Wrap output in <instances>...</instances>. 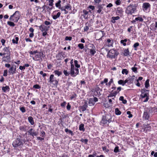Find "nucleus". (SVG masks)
<instances>
[{"mask_svg": "<svg viewBox=\"0 0 157 157\" xmlns=\"http://www.w3.org/2000/svg\"><path fill=\"white\" fill-rule=\"evenodd\" d=\"M28 120L30 124L33 125L34 124V121L33 117L31 116L29 117H28Z\"/></svg>", "mask_w": 157, "mask_h": 157, "instance_id": "72a5a7b5", "label": "nucleus"}, {"mask_svg": "<svg viewBox=\"0 0 157 157\" xmlns=\"http://www.w3.org/2000/svg\"><path fill=\"white\" fill-rule=\"evenodd\" d=\"M102 0H94V2H93L94 3V4H98L101 3Z\"/></svg>", "mask_w": 157, "mask_h": 157, "instance_id": "603ef678", "label": "nucleus"}, {"mask_svg": "<svg viewBox=\"0 0 157 157\" xmlns=\"http://www.w3.org/2000/svg\"><path fill=\"white\" fill-rule=\"evenodd\" d=\"M48 1V5L50 6H53V5L54 0H49Z\"/></svg>", "mask_w": 157, "mask_h": 157, "instance_id": "13d9d810", "label": "nucleus"}, {"mask_svg": "<svg viewBox=\"0 0 157 157\" xmlns=\"http://www.w3.org/2000/svg\"><path fill=\"white\" fill-rule=\"evenodd\" d=\"M150 29L151 30H155L157 29V21H155V22L154 27L153 25V27L152 28H151Z\"/></svg>", "mask_w": 157, "mask_h": 157, "instance_id": "79ce46f5", "label": "nucleus"}, {"mask_svg": "<svg viewBox=\"0 0 157 157\" xmlns=\"http://www.w3.org/2000/svg\"><path fill=\"white\" fill-rule=\"evenodd\" d=\"M19 38L17 35H15L14 36V38L12 40V42L14 44H17L19 40Z\"/></svg>", "mask_w": 157, "mask_h": 157, "instance_id": "bb28decb", "label": "nucleus"}, {"mask_svg": "<svg viewBox=\"0 0 157 157\" xmlns=\"http://www.w3.org/2000/svg\"><path fill=\"white\" fill-rule=\"evenodd\" d=\"M82 12L84 13V14L83 15L84 16V17L85 18L86 17V16L88 14V12L87 11L85 10H83Z\"/></svg>", "mask_w": 157, "mask_h": 157, "instance_id": "bf43d9fd", "label": "nucleus"}, {"mask_svg": "<svg viewBox=\"0 0 157 157\" xmlns=\"http://www.w3.org/2000/svg\"><path fill=\"white\" fill-rule=\"evenodd\" d=\"M48 106H49V108L48 110V111L51 113H52L53 112V109L52 108L51 105H48Z\"/></svg>", "mask_w": 157, "mask_h": 157, "instance_id": "680f3d73", "label": "nucleus"}, {"mask_svg": "<svg viewBox=\"0 0 157 157\" xmlns=\"http://www.w3.org/2000/svg\"><path fill=\"white\" fill-rule=\"evenodd\" d=\"M75 63V65L76 67L78 68H79L80 67V65L79 64H78V61L77 60H75L74 61Z\"/></svg>", "mask_w": 157, "mask_h": 157, "instance_id": "09e8293b", "label": "nucleus"}, {"mask_svg": "<svg viewBox=\"0 0 157 157\" xmlns=\"http://www.w3.org/2000/svg\"><path fill=\"white\" fill-rule=\"evenodd\" d=\"M55 75L60 76L62 74V72L59 71L58 70H55L54 71V72Z\"/></svg>", "mask_w": 157, "mask_h": 157, "instance_id": "c03bdc74", "label": "nucleus"}, {"mask_svg": "<svg viewBox=\"0 0 157 157\" xmlns=\"http://www.w3.org/2000/svg\"><path fill=\"white\" fill-rule=\"evenodd\" d=\"M84 124H81L79 125V129L80 131H84L85 129L84 128Z\"/></svg>", "mask_w": 157, "mask_h": 157, "instance_id": "e433bc0d", "label": "nucleus"}, {"mask_svg": "<svg viewBox=\"0 0 157 157\" xmlns=\"http://www.w3.org/2000/svg\"><path fill=\"white\" fill-rule=\"evenodd\" d=\"M20 110L23 113H24L25 112L26 110L24 107H22L20 108Z\"/></svg>", "mask_w": 157, "mask_h": 157, "instance_id": "69168bd1", "label": "nucleus"}, {"mask_svg": "<svg viewBox=\"0 0 157 157\" xmlns=\"http://www.w3.org/2000/svg\"><path fill=\"white\" fill-rule=\"evenodd\" d=\"M120 43L124 46H125L126 45H130L131 43V41L129 39H125L124 40H121Z\"/></svg>", "mask_w": 157, "mask_h": 157, "instance_id": "dca6fc26", "label": "nucleus"}, {"mask_svg": "<svg viewBox=\"0 0 157 157\" xmlns=\"http://www.w3.org/2000/svg\"><path fill=\"white\" fill-rule=\"evenodd\" d=\"M96 51L94 49H90V53L92 56H94L96 53Z\"/></svg>", "mask_w": 157, "mask_h": 157, "instance_id": "8fccbe9b", "label": "nucleus"}, {"mask_svg": "<svg viewBox=\"0 0 157 157\" xmlns=\"http://www.w3.org/2000/svg\"><path fill=\"white\" fill-rule=\"evenodd\" d=\"M89 103L90 106H93L94 105L95 102L92 99V98H90L89 99Z\"/></svg>", "mask_w": 157, "mask_h": 157, "instance_id": "ea45409f", "label": "nucleus"}, {"mask_svg": "<svg viewBox=\"0 0 157 157\" xmlns=\"http://www.w3.org/2000/svg\"><path fill=\"white\" fill-rule=\"evenodd\" d=\"M142 7L144 12H148L150 10L151 5L148 2H145L143 3Z\"/></svg>", "mask_w": 157, "mask_h": 157, "instance_id": "ddd939ff", "label": "nucleus"}, {"mask_svg": "<svg viewBox=\"0 0 157 157\" xmlns=\"http://www.w3.org/2000/svg\"><path fill=\"white\" fill-rule=\"evenodd\" d=\"M112 117L109 115L103 116L101 123L105 126H107L108 124L112 121Z\"/></svg>", "mask_w": 157, "mask_h": 157, "instance_id": "423d86ee", "label": "nucleus"}, {"mask_svg": "<svg viewBox=\"0 0 157 157\" xmlns=\"http://www.w3.org/2000/svg\"><path fill=\"white\" fill-rule=\"evenodd\" d=\"M122 73L123 74L127 75L128 73V71L126 69H123L122 70Z\"/></svg>", "mask_w": 157, "mask_h": 157, "instance_id": "49530a36", "label": "nucleus"}, {"mask_svg": "<svg viewBox=\"0 0 157 157\" xmlns=\"http://www.w3.org/2000/svg\"><path fill=\"white\" fill-rule=\"evenodd\" d=\"M67 103L66 101H64L60 104V106L62 108H65Z\"/></svg>", "mask_w": 157, "mask_h": 157, "instance_id": "e2e57ef3", "label": "nucleus"}, {"mask_svg": "<svg viewBox=\"0 0 157 157\" xmlns=\"http://www.w3.org/2000/svg\"><path fill=\"white\" fill-rule=\"evenodd\" d=\"M63 52H59L56 55V57L58 58V60H61V56L63 57V56H62Z\"/></svg>", "mask_w": 157, "mask_h": 157, "instance_id": "58836bf2", "label": "nucleus"}, {"mask_svg": "<svg viewBox=\"0 0 157 157\" xmlns=\"http://www.w3.org/2000/svg\"><path fill=\"white\" fill-rule=\"evenodd\" d=\"M21 16L20 12L19 11H16L14 13L10 16L9 19L10 21L17 23L18 21Z\"/></svg>", "mask_w": 157, "mask_h": 157, "instance_id": "20e7f679", "label": "nucleus"}, {"mask_svg": "<svg viewBox=\"0 0 157 157\" xmlns=\"http://www.w3.org/2000/svg\"><path fill=\"white\" fill-rule=\"evenodd\" d=\"M77 97V94L75 93H73L71 95L70 99L72 100L75 98H76Z\"/></svg>", "mask_w": 157, "mask_h": 157, "instance_id": "37998d69", "label": "nucleus"}, {"mask_svg": "<svg viewBox=\"0 0 157 157\" xmlns=\"http://www.w3.org/2000/svg\"><path fill=\"white\" fill-rule=\"evenodd\" d=\"M141 97L142 98H146L145 99L144 101V102H146L148 101L149 99V90H146L145 88L141 89Z\"/></svg>", "mask_w": 157, "mask_h": 157, "instance_id": "1a4fd4ad", "label": "nucleus"}, {"mask_svg": "<svg viewBox=\"0 0 157 157\" xmlns=\"http://www.w3.org/2000/svg\"><path fill=\"white\" fill-rule=\"evenodd\" d=\"M91 91L93 93L94 95L96 96L99 97L101 95L100 92L101 91V90L99 88L98 85L96 86Z\"/></svg>", "mask_w": 157, "mask_h": 157, "instance_id": "9d476101", "label": "nucleus"}, {"mask_svg": "<svg viewBox=\"0 0 157 157\" xmlns=\"http://www.w3.org/2000/svg\"><path fill=\"white\" fill-rule=\"evenodd\" d=\"M108 79H104V81L101 82V84H103L104 83H105L106 85L108 87H109L112 83L113 82V79H110V80L109 82L107 83Z\"/></svg>", "mask_w": 157, "mask_h": 157, "instance_id": "aec40b11", "label": "nucleus"}, {"mask_svg": "<svg viewBox=\"0 0 157 157\" xmlns=\"http://www.w3.org/2000/svg\"><path fill=\"white\" fill-rule=\"evenodd\" d=\"M88 107V103L86 101L84 102V105L82 106H81L79 107V110L80 111L83 112L85 111Z\"/></svg>", "mask_w": 157, "mask_h": 157, "instance_id": "6ab92c4d", "label": "nucleus"}, {"mask_svg": "<svg viewBox=\"0 0 157 157\" xmlns=\"http://www.w3.org/2000/svg\"><path fill=\"white\" fill-rule=\"evenodd\" d=\"M49 82L51 84H52L54 86H56L58 83V81L55 79H49Z\"/></svg>", "mask_w": 157, "mask_h": 157, "instance_id": "cd10ccee", "label": "nucleus"}, {"mask_svg": "<svg viewBox=\"0 0 157 157\" xmlns=\"http://www.w3.org/2000/svg\"><path fill=\"white\" fill-rule=\"evenodd\" d=\"M94 5L95 6L97 13H100L103 10V6L104 5L99 3L97 4H94Z\"/></svg>", "mask_w": 157, "mask_h": 157, "instance_id": "4468645a", "label": "nucleus"}, {"mask_svg": "<svg viewBox=\"0 0 157 157\" xmlns=\"http://www.w3.org/2000/svg\"><path fill=\"white\" fill-rule=\"evenodd\" d=\"M28 132L30 135L32 136L33 137L37 135L36 132H35L34 130L32 128H30L28 131Z\"/></svg>", "mask_w": 157, "mask_h": 157, "instance_id": "393cba45", "label": "nucleus"}, {"mask_svg": "<svg viewBox=\"0 0 157 157\" xmlns=\"http://www.w3.org/2000/svg\"><path fill=\"white\" fill-rule=\"evenodd\" d=\"M0 56H2V63H10L11 62V57L9 47H4L0 52Z\"/></svg>", "mask_w": 157, "mask_h": 157, "instance_id": "f257e3e1", "label": "nucleus"}, {"mask_svg": "<svg viewBox=\"0 0 157 157\" xmlns=\"http://www.w3.org/2000/svg\"><path fill=\"white\" fill-rule=\"evenodd\" d=\"M115 3L117 5H120L121 4V1L120 0H117L115 2Z\"/></svg>", "mask_w": 157, "mask_h": 157, "instance_id": "338daca9", "label": "nucleus"}, {"mask_svg": "<svg viewBox=\"0 0 157 157\" xmlns=\"http://www.w3.org/2000/svg\"><path fill=\"white\" fill-rule=\"evenodd\" d=\"M5 67L6 68H9L8 70V73L10 75H13L16 73V66L14 64H10L9 63H5Z\"/></svg>", "mask_w": 157, "mask_h": 157, "instance_id": "39448f33", "label": "nucleus"}, {"mask_svg": "<svg viewBox=\"0 0 157 157\" xmlns=\"http://www.w3.org/2000/svg\"><path fill=\"white\" fill-rule=\"evenodd\" d=\"M59 10H56L55 11H54L53 13L52 14V16L54 20H56L57 18H59L61 14V13L60 12H58L56 15L54 14V13L57 11H59Z\"/></svg>", "mask_w": 157, "mask_h": 157, "instance_id": "4be33fe9", "label": "nucleus"}, {"mask_svg": "<svg viewBox=\"0 0 157 157\" xmlns=\"http://www.w3.org/2000/svg\"><path fill=\"white\" fill-rule=\"evenodd\" d=\"M78 47L80 49H82L84 48V45L83 44L80 43L78 45Z\"/></svg>", "mask_w": 157, "mask_h": 157, "instance_id": "052dcab7", "label": "nucleus"}, {"mask_svg": "<svg viewBox=\"0 0 157 157\" xmlns=\"http://www.w3.org/2000/svg\"><path fill=\"white\" fill-rule=\"evenodd\" d=\"M150 111V109H147V110L144 112L143 116V118L144 120L146 121H151L149 120V118L150 117V115L149 113Z\"/></svg>", "mask_w": 157, "mask_h": 157, "instance_id": "f8f14e48", "label": "nucleus"}, {"mask_svg": "<svg viewBox=\"0 0 157 157\" xmlns=\"http://www.w3.org/2000/svg\"><path fill=\"white\" fill-rule=\"evenodd\" d=\"M113 40L112 38L107 39L105 40V44L104 46L110 47L113 46Z\"/></svg>", "mask_w": 157, "mask_h": 157, "instance_id": "2eb2a0df", "label": "nucleus"}, {"mask_svg": "<svg viewBox=\"0 0 157 157\" xmlns=\"http://www.w3.org/2000/svg\"><path fill=\"white\" fill-rule=\"evenodd\" d=\"M63 9H64V10H63V11H64L65 14H67L68 13V11L67 10H71V5L67 3V5L64 6H63Z\"/></svg>", "mask_w": 157, "mask_h": 157, "instance_id": "a211bd4d", "label": "nucleus"}, {"mask_svg": "<svg viewBox=\"0 0 157 157\" xmlns=\"http://www.w3.org/2000/svg\"><path fill=\"white\" fill-rule=\"evenodd\" d=\"M127 114L128 115V117L129 118H131L133 116L131 114V112L130 111H128L127 112Z\"/></svg>", "mask_w": 157, "mask_h": 157, "instance_id": "0e129e2a", "label": "nucleus"}, {"mask_svg": "<svg viewBox=\"0 0 157 157\" xmlns=\"http://www.w3.org/2000/svg\"><path fill=\"white\" fill-rule=\"evenodd\" d=\"M7 24L11 27H14L15 25L14 22L11 21H7Z\"/></svg>", "mask_w": 157, "mask_h": 157, "instance_id": "4c0bfd02", "label": "nucleus"}, {"mask_svg": "<svg viewBox=\"0 0 157 157\" xmlns=\"http://www.w3.org/2000/svg\"><path fill=\"white\" fill-rule=\"evenodd\" d=\"M123 9L122 7H118L117 8L116 10V13L117 16H122L123 15Z\"/></svg>", "mask_w": 157, "mask_h": 157, "instance_id": "f3484780", "label": "nucleus"}, {"mask_svg": "<svg viewBox=\"0 0 157 157\" xmlns=\"http://www.w3.org/2000/svg\"><path fill=\"white\" fill-rule=\"evenodd\" d=\"M73 59L71 60L70 63L71 66V75L72 76H76L79 72V70L78 68H76L73 64Z\"/></svg>", "mask_w": 157, "mask_h": 157, "instance_id": "0eeeda50", "label": "nucleus"}, {"mask_svg": "<svg viewBox=\"0 0 157 157\" xmlns=\"http://www.w3.org/2000/svg\"><path fill=\"white\" fill-rule=\"evenodd\" d=\"M80 141L84 143L85 144H86L88 142V140L87 139H83L82 138L81 139Z\"/></svg>", "mask_w": 157, "mask_h": 157, "instance_id": "4d7b16f0", "label": "nucleus"}, {"mask_svg": "<svg viewBox=\"0 0 157 157\" xmlns=\"http://www.w3.org/2000/svg\"><path fill=\"white\" fill-rule=\"evenodd\" d=\"M149 79H147L145 83V87L146 89H148L150 87L149 83Z\"/></svg>", "mask_w": 157, "mask_h": 157, "instance_id": "c9c22d12", "label": "nucleus"}, {"mask_svg": "<svg viewBox=\"0 0 157 157\" xmlns=\"http://www.w3.org/2000/svg\"><path fill=\"white\" fill-rule=\"evenodd\" d=\"M65 131L66 132H68L69 134H71V136H73L74 134L72 131L69 130L68 128H67L65 129Z\"/></svg>", "mask_w": 157, "mask_h": 157, "instance_id": "de8ad7c7", "label": "nucleus"}, {"mask_svg": "<svg viewBox=\"0 0 157 157\" xmlns=\"http://www.w3.org/2000/svg\"><path fill=\"white\" fill-rule=\"evenodd\" d=\"M119 54L118 52L114 49H111L108 52L107 57L110 59H116Z\"/></svg>", "mask_w": 157, "mask_h": 157, "instance_id": "7ed1b4c3", "label": "nucleus"}, {"mask_svg": "<svg viewBox=\"0 0 157 157\" xmlns=\"http://www.w3.org/2000/svg\"><path fill=\"white\" fill-rule=\"evenodd\" d=\"M63 73L65 76H68L70 74L71 75V72H68L67 70H64Z\"/></svg>", "mask_w": 157, "mask_h": 157, "instance_id": "864d4df0", "label": "nucleus"}, {"mask_svg": "<svg viewBox=\"0 0 157 157\" xmlns=\"http://www.w3.org/2000/svg\"><path fill=\"white\" fill-rule=\"evenodd\" d=\"M120 19V17L118 16L112 17L111 18V22L113 24H114L116 22V20H119Z\"/></svg>", "mask_w": 157, "mask_h": 157, "instance_id": "a878e982", "label": "nucleus"}, {"mask_svg": "<svg viewBox=\"0 0 157 157\" xmlns=\"http://www.w3.org/2000/svg\"><path fill=\"white\" fill-rule=\"evenodd\" d=\"M135 20L136 21L137 23H138L139 22H143L144 19L141 17H138L135 18Z\"/></svg>", "mask_w": 157, "mask_h": 157, "instance_id": "f704fd0d", "label": "nucleus"}, {"mask_svg": "<svg viewBox=\"0 0 157 157\" xmlns=\"http://www.w3.org/2000/svg\"><path fill=\"white\" fill-rule=\"evenodd\" d=\"M10 87L9 86H3L2 87V90L3 92H6V91H9L10 90Z\"/></svg>", "mask_w": 157, "mask_h": 157, "instance_id": "473e14b6", "label": "nucleus"}, {"mask_svg": "<svg viewBox=\"0 0 157 157\" xmlns=\"http://www.w3.org/2000/svg\"><path fill=\"white\" fill-rule=\"evenodd\" d=\"M131 69L132 71L135 73H136L137 72V67H133L131 68Z\"/></svg>", "mask_w": 157, "mask_h": 157, "instance_id": "3c124183", "label": "nucleus"}, {"mask_svg": "<svg viewBox=\"0 0 157 157\" xmlns=\"http://www.w3.org/2000/svg\"><path fill=\"white\" fill-rule=\"evenodd\" d=\"M129 55V52L128 48H125L124 51V56H128Z\"/></svg>", "mask_w": 157, "mask_h": 157, "instance_id": "2f4dec72", "label": "nucleus"}, {"mask_svg": "<svg viewBox=\"0 0 157 157\" xmlns=\"http://www.w3.org/2000/svg\"><path fill=\"white\" fill-rule=\"evenodd\" d=\"M115 113L117 115H120L121 114V112L120 111L118 108H116L115 109Z\"/></svg>", "mask_w": 157, "mask_h": 157, "instance_id": "a18cd8bd", "label": "nucleus"}, {"mask_svg": "<svg viewBox=\"0 0 157 157\" xmlns=\"http://www.w3.org/2000/svg\"><path fill=\"white\" fill-rule=\"evenodd\" d=\"M102 148L103 151H105V152L108 153L109 151V150L107 149V147L106 146L102 147Z\"/></svg>", "mask_w": 157, "mask_h": 157, "instance_id": "5fc2aeb1", "label": "nucleus"}, {"mask_svg": "<svg viewBox=\"0 0 157 157\" xmlns=\"http://www.w3.org/2000/svg\"><path fill=\"white\" fill-rule=\"evenodd\" d=\"M44 54L42 52H39L35 55V57H33V60L37 61H42V58L45 56H43Z\"/></svg>", "mask_w": 157, "mask_h": 157, "instance_id": "9b49d317", "label": "nucleus"}, {"mask_svg": "<svg viewBox=\"0 0 157 157\" xmlns=\"http://www.w3.org/2000/svg\"><path fill=\"white\" fill-rule=\"evenodd\" d=\"M23 140L21 139V137L20 136L13 142L12 145L14 147H17L23 145Z\"/></svg>", "mask_w": 157, "mask_h": 157, "instance_id": "6e6552de", "label": "nucleus"}, {"mask_svg": "<svg viewBox=\"0 0 157 157\" xmlns=\"http://www.w3.org/2000/svg\"><path fill=\"white\" fill-rule=\"evenodd\" d=\"M144 132H146L151 131V127L149 126V124H147L144 125Z\"/></svg>", "mask_w": 157, "mask_h": 157, "instance_id": "5701e85b", "label": "nucleus"}, {"mask_svg": "<svg viewBox=\"0 0 157 157\" xmlns=\"http://www.w3.org/2000/svg\"><path fill=\"white\" fill-rule=\"evenodd\" d=\"M33 88L36 89H40L41 88V86L38 84H36L33 86Z\"/></svg>", "mask_w": 157, "mask_h": 157, "instance_id": "6e6d98bb", "label": "nucleus"}, {"mask_svg": "<svg viewBox=\"0 0 157 157\" xmlns=\"http://www.w3.org/2000/svg\"><path fill=\"white\" fill-rule=\"evenodd\" d=\"M61 2L60 0H59L56 3L55 6L56 7L58 8L59 9L61 10L62 11H63V10H64V9H63V6L62 7L61 6Z\"/></svg>", "mask_w": 157, "mask_h": 157, "instance_id": "b1692460", "label": "nucleus"}, {"mask_svg": "<svg viewBox=\"0 0 157 157\" xmlns=\"http://www.w3.org/2000/svg\"><path fill=\"white\" fill-rule=\"evenodd\" d=\"M44 24L46 26H48L50 25L51 24V23L48 21H46L44 22Z\"/></svg>", "mask_w": 157, "mask_h": 157, "instance_id": "774afa93", "label": "nucleus"}, {"mask_svg": "<svg viewBox=\"0 0 157 157\" xmlns=\"http://www.w3.org/2000/svg\"><path fill=\"white\" fill-rule=\"evenodd\" d=\"M139 45L140 44L138 42H136L134 44L133 47L134 48L135 50L136 51L137 50V47H138Z\"/></svg>", "mask_w": 157, "mask_h": 157, "instance_id": "a19ab883", "label": "nucleus"}, {"mask_svg": "<svg viewBox=\"0 0 157 157\" xmlns=\"http://www.w3.org/2000/svg\"><path fill=\"white\" fill-rule=\"evenodd\" d=\"M128 80L127 79H126L124 81L121 79L118 81V83L119 84L124 86L126 83L128 82Z\"/></svg>", "mask_w": 157, "mask_h": 157, "instance_id": "7c9ffc66", "label": "nucleus"}, {"mask_svg": "<svg viewBox=\"0 0 157 157\" xmlns=\"http://www.w3.org/2000/svg\"><path fill=\"white\" fill-rule=\"evenodd\" d=\"M49 28V26H47L44 25H40L39 26V29L41 32L48 31Z\"/></svg>", "mask_w": 157, "mask_h": 157, "instance_id": "412c9836", "label": "nucleus"}, {"mask_svg": "<svg viewBox=\"0 0 157 157\" xmlns=\"http://www.w3.org/2000/svg\"><path fill=\"white\" fill-rule=\"evenodd\" d=\"M138 4L137 3H131L127 7L125 10V13L127 16L132 15L137 11Z\"/></svg>", "mask_w": 157, "mask_h": 157, "instance_id": "f03ea898", "label": "nucleus"}, {"mask_svg": "<svg viewBox=\"0 0 157 157\" xmlns=\"http://www.w3.org/2000/svg\"><path fill=\"white\" fill-rule=\"evenodd\" d=\"M29 31L31 33L29 34V37L30 38H33L34 36V29L32 27H31L29 29Z\"/></svg>", "mask_w": 157, "mask_h": 157, "instance_id": "c85d7f7f", "label": "nucleus"}, {"mask_svg": "<svg viewBox=\"0 0 157 157\" xmlns=\"http://www.w3.org/2000/svg\"><path fill=\"white\" fill-rule=\"evenodd\" d=\"M27 126L25 125L20 126L19 127L20 130L22 132H26Z\"/></svg>", "mask_w": 157, "mask_h": 157, "instance_id": "c756f323", "label": "nucleus"}]
</instances>
